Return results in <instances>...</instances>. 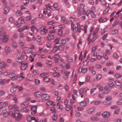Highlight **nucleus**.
Returning a JSON list of instances; mask_svg holds the SVG:
<instances>
[{"label":"nucleus","mask_w":122,"mask_h":122,"mask_svg":"<svg viewBox=\"0 0 122 122\" xmlns=\"http://www.w3.org/2000/svg\"><path fill=\"white\" fill-rule=\"evenodd\" d=\"M46 47L48 48H50L52 47L51 44V43H48L46 44Z\"/></svg>","instance_id":"nucleus-56"},{"label":"nucleus","mask_w":122,"mask_h":122,"mask_svg":"<svg viewBox=\"0 0 122 122\" xmlns=\"http://www.w3.org/2000/svg\"><path fill=\"white\" fill-rule=\"evenodd\" d=\"M50 97L49 95L46 94H43L41 96L42 98L45 100H48L49 99Z\"/></svg>","instance_id":"nucleus-5"},{"label":"nucleus","mask_w":122,"mask_h":122,"mask_svg":"<svg viewBox=\"0 0 122 122\" xmlns=\"http://www.w3.org/2000/svg\"><path fill=\"white\" fill-rule=\"evenodd\" d=\"M57 46L56 45H55V46L53 48L51 52V53L55 52L57 50Z\"/></svg>","instance_id":"nucleus-27"},{"label":"nucleus","mask_w":122,"mask_h":122,"mask_svg":"<svg viewBox=\"0 0 122 122\" xmlns=\"http://www.w3.org/2000/svg\"><path fill=\"white\" fill-rule=\"evenodd\" d=\"M43 79L46 82H48L50 80V78L47 77H46L44 78Z\"/></svg>","instance_id":"nucleus-59"},{"label":"nucleus","mask_w":122,"mask_h":122,"mask_svg":"<svg viewBox=\"0 0 122 122\" xmlns=\"http://www.w3.org/2000/svg\"><path fill=\"white\" fill-rule=\"evenodd\" d=\"M12 45L13 47L15 48H16L18 47V46L16 43L15 42H13L12 43Z\"/></svg>","instance_id":"nucleus-28"},{"label":"nucleus","mask_w":122,"mask_h":122,"mask_svg":"<svg viewBox=\"0 0 122 122\" xmlns=\"http://www.w3.org/2000/svg\"><path fill=\"white\" fill-rule=\"evenodd\" d=\"M27 52L29 53H30L32 51L31 49L30 48V47H26L25 48Z\"/></svg>","instance_id":"nucleus-45"},{"label":"nucleus","mask_w":122,"mask_h":122,"mask_svg":"<svg viewBox=\"0 0 122 122\" xmlns=\"http://www.w3.org/2000/svg\"><path fill=\"white\" fill-rule=\"evenodd\" d=\"M72 98L70 101V103L71 104H73L75 102V97L73 94L72 95Z\"/></svg>","instance_id":"nucleus-25"},{"label":"nucleus","mask_w":122,"mask_h":122,"mask_svg":"<svg viewBox=\"0 0 122 122\" xmlns=\"http://www.w3.org/2000/svg\"><path fill=\"white\" fill-rule=\"evenodd\" d=\"M63 33V31L61 29H59L58 30V35L61 36L62 35Z\"/></svg>","instance_id":"nucleus-44"},{"label":"nucleus","mask_w":122,"mask_h":122,"mask_svg":"<svg viewBox=\"0 0 122 122\" xmlns=\"http://www.w3.org/2000/svg\"><path fill=\"white\" fill-rule=\"evenodd\" d=\"M46 63L47 65L49 66H51L52 64V62L49 61H47Z\"/></svg>","instance_id":"nucleus-41"},{"label":"nucleus","mask_w":122,"mask_h":122,"mask_svg":"<svg viewBox=\"0 0 122 122\" xmlns=\"http://www.w3.org/2000/svg\"><path fill=\"white\" fill-rule=\"evenodd\" d=\"M98 36L96 35L93 37L91 41V42H92L94 41L98 38Z\"/></svg>","instance_id":"nucleus-63"},{"label":"nucleus","mask_w":122,"mask_h":122,"mask_svg":"<svg viewBox=\"0 0 122 122\" xmlns=\"http://www.w3.org/2000/svg\"><path fill=\"white\" fill-rule=\"evenodd\" d=\"M60 56L58 54H57L55 55L54 56V58L56 59H58L60 58Z\"/></svg>","instance_id":"nucleus-47"},{"label":"nucleus","mask_w":122,"mask_h":122,"mask_svg":"<svg viewBox=\"0 0 122 122\" xmlns=\"http://www.w3.org/2000/svg\"><path fill=\"white\" fill-rule=\"evenodd\" d=\"M66 58L67 59V61L71 63L73 61V59L71 57H69V56H66Z\"/></svg>","instance_id":"nucleus-18"},{"label":"nucleus","mask_w":122,"mask_h":122,"mask_svg":"<svg viewBox=\"0 0 122 122\" xmlns=\"http://www.w3.org/2000/svg\"><path fill=\"white\" fill-rule=\"evenodd\" d=\"M61 42L62 44L63 45L65 44L66 43V40L64 39H63L61 40Z\"/></svg>","instance_id":"nucleus-50"},{"label":"nucleus","mask_w":122,"mask_h":122,"mask_svg":"<svg viewBox=\"0 0 122 122\" xmlns=\"http://www.w3.org/2000/svg\"><path fill=\"white\" fill-rule=\"evenodd\" d=\"M28 105V102H25L20 104L21 106L23 107H27Z\"/></svg>","instance_id":"nucleus-13"},{"label":"nucleus","mask_w":122,"mask_h":122,"mask_svg":"<svg viewBox=\"0 0 122 122\" xmlns=\"http://www.w3.org/2000/svg\"><path fill=\"white\" fill-rule=\"evenodd\" d=\"M60 37H58L54 41V43L56 44H58V42L60 40Z\"/></svg>","instance_id":"nucleus-36"},{"label":"nucleus","mask_w":122,"mask_h":122,"mask_svg":"<svg viewBox=\"0 0 122 122\" xmlns=\"http://www.w3.org/2000/svg\"><path fill=\"white\" fill-rule=\"evenodd\" d=\"M88 90L87 88H80L79 90V94H83V93H86L87 92V91Z\"/></svg>","instance_id":"nucleus-4"},{"label":"nucleus","mask_w":122,"mask_h":122,"mask_svg":"<svg viewBox=\"0 0 122 122\" xmlns=\"http://www.w3.org/2000/svg\"><path fill=\"white\" fill-rule=\"evenodd\" d=\"M26 119L29 122H30L32 120V117L28 116L26 117Z\"/></svg>","instance_id":"nucleus-48"},{"label":"nucleus","mask_w":122,"mask_h":122,"mask_svg":"<svg viewBox=\"0 0 122 122\" xmlns=\"http://www.w3.org/2000/svg\"><path fill=\"white\" fill-rule=\"evenodd\" d=\"M55 36L53 35H48V36H47V40L49 41H50L51 40L53 39L54 38Z\"/></svg>","instance_id":"nucleus-14"},{"label":"nucleus","mask_w":122,"mask_h":122,"mask_svg":"<svg viewBox=\"0 0 122 122\" xmlns=\"http://www.w3.org/2000/svg\"><path fill=\"white\" fill-rule=\"evenodd\" d=\"M118 33V30L117 29H115L112 31V35H115L117 34Z\"/></svg>","instance_id":"nucleus-34"},{"label":"nucleus","mask_w":122,"mask_h":122,"mask_svg":"<svg viewBox=\"0 0 122 122\" xmlns=\"http://www.w3.org/2000/svg\"><path fill=\"white\" fill-rule=\"evenodd\" d=\"M9 114V112L8 113V112H6L4 113L3 115L4 117H7Z\"/></svg>","instance_id":"nucleus-60"},{"label":"nucleus","mask_w":122,"mask_h":122,"mask_svg":"<svg viewBox=\"0 0 122 122\" xmlns=\"http://www.w3.org/2000/svg\"><path fill=\"white\" fill-rule=\"evenodd\" d=\"M58 6V5L57 3H55L53 5V7L55 8H57Z\"/></svg>","instance_id":"nucleus-62"},{"label":"nucleus","mask_w":122,"mask_h":122,"mask_svg":"<svg viewBox=\"0 0 122 122\" xmlns=\"http://www.w3.org/2000/svg\"><path fill=\"white\" fill-rule=\"evenodd\" d=\"M87 69V68L82 69V67L81 66L79 69L78 72L79 73L82 72V73H84L86 72Z\"/></svg>","instance_id":"nucleus-7"},{"label":"nucleus","mask_w":122,"mask_h":122,"mask_svg":"<svg viewBox=\"0 0 122 122\" xmlns=\"http://www.w3.org/2000/svg\"><path fill=\"white\" fill-rule=\"evenodd\" d=\"M57 116L56 114H54L52 116L53 120L54 121H56L57 119Z\"/></svg>","instance_id":"nucleus-29"},{"label":"nucleus","mask_w":122,"mask_h":122,"mask_svg":"<svg viewBox=\"0 0 122 122\" xmlns=\"http://www.w3.org/2000/svg\"><path fill=\"white\" fill-rule=\"evenodd\" d=\"M113 63L112 62L110 61H108L106 63V64L108 66H110L113 65Z\"/></svg>","instance_id":"nucleus-46"},{"label":"nucleus","mask_w":122,"mask_h":122,"mask_svg":"<svg viewBox=\"0 0 122 122\" xmlns=\"http://www.w3.org/2000/svg\"><path fill=\"white\" fill-rule=\"evenodd\" d=\"M102 115L104 117H107L110 116V113L109 112L105 111L103 113Z\"/></svg>","instance_id":"nucleus-8"},{"label":"nucleus","mask_w":122,"mask_h":122,"mask_svg":"<svg viewBox=\"0 0 122 122\" xmlns=\"http://www.w3.org/2000/svg\"><path fill=\"white\" fill-rule=\"evenodd\" d=\"M112 97L111 96H107L106 97V100L107 101H110L112 100Z\"/></svg>","instance_id":"nucleus-42"},{"label":"nucleus","mask_w":122,"mask_h":122,"mask_svg":"<svg viewBox=\"0 0 122 122\" xmlns=\"http://www.w3.org/2000/svg\"><path fill=\"white\" fill-rule=\"evenodd\" d=\"M95 110V108L94 107H91L88 108L86 112L87 113L91 114L94 112Z\"/></svg>","instance_id":"nucleus-6"},{"label":"nucleus","mask_w":122,"mask_h":122,"mask_svg":"<svg viewBox=\"0 0 122 122\" xmlns=\"http://www.w3.org/2000/svg\"><path fill=\"white\" fill-rule=\"evenodd\" d=\"M113 56L114 58L115 59H117L118 57V55L116 53H115L113 54Z\"/></svg>","instance_id":"nucleus-61"},{"label":"nucleus","mask_w":122,"mask_h":122,"mask_svg":"<svg viewBox=\"0 0 122 122\" xmlns=\"http://www.w3.org/2000/svg\"><path fill=\"white\" fill-rule=\"evenodd\" d=\"M57 47L58 50L59 51H62L64 49L65 46L62 45H59L58 46H57Z\"/></svg>","instance_id":"nucleus-16"},{"label":"nucleus","mask_w":122,"mask_h":122,"mask_svg":"<svg viewBox=\"0 0 122 122\" xmlns=\"http://www.w3.org/2000/svg\"><path fill=\"white\" fill-rule=\"evenodd\" d=\"M96 12V8L95 7H92L90 10V12H91L95 13Z\"/></svg>","instance_id":"nucleus-40"},{"label":"nucleus","mask_w":122,"mask_h":122,"mask_svg":"<svg viewBox=\"0 0 122 122\" xmlns=\"http://www.w3.org/2000/svg\"><path fill=\"white\" fill-rule=\"evenodd\" d=\"M72 108V107H71L69 105H66L65 107L66 110L67 111H69Z\"/></svg>","instance_id":"nucleus-22"},{"label":"nucleus","mask_w":122,"mask_h":122,"mask_svg":"<svg viewBox=\"0 0 122 122\" xmlns=\"http://www.w3.org/2000/svg\"><path fill=\"white\" fill-rule=\"evenodd\" d=\"M101 77L102 76L100 74H98L96 76V79L97 80H100Z\"/></svg>","instance_id":"nucleus-37"},{"label":"nucleus","mask_w":122,"mask_h":122,"mask_svg":"<svg viewBox=\"0 0 122 122\" xmlns=\"http://www.w3.org/2000/svg\"><path fill=\"white\" fill-rule=\"evenodd\" d=\"M16 61L19 62L20 64H23L25 63V62L23 61H22L21 59H20V58H18L16 60Z\"/></svg>","instance_id":"nucleus-30"},{"label":"nucleus","mask_w":122,"mask_h":122,"mask_svg":"<svg viewBox=\"0 0 122 122\" xmlns=\"http://www.w3.org/2000/svg\"><path fill=\"white\" fill-rule=\"evenodd\" d=\"M13 100L15 103H17L18 101V99L16 97V95H14L13 96Z\"/></svg>","instance_id":"nucleus-17"},{"label":"nucleus","mask_w":122,"mask_h":122,"mask_svg":"<svg viewBox=\"0 0 122 122\" xmlns=\"http://www.w3.org/2000/svg\"><path fill=\"white\" fill-rule=\"evenodd\" d=\"M18 43L21 48L23 49L25 47V44L22 42V41L20 40H19L18 41Z\"/></svg>","instance_id":"nucleus-10"},{"label":"nucleus","mask_w":122,"mask_h":122,"mask_svg":"<svg viewBox=\"0 0 122 122\" xmlns=\"http://www.w3.org/2000/svg\"><path fill=\"white\" fill-rule=\"evenodd\" d=\"M110 7H108L106 9H105L104 11L103 12V14H105L107 13L108 10L110 9Z\"/></svg>","instance_id":"nucleus-51"},{"label":"nucleus","mask_w":122,"mask_h":122,"mask_svg":"<svg viewBox=\"0 0 122 122\" xmlns=\"http://www.w3.org/2000/svg\"><path fill=\"white\" fill-rule=\"evenodd\" d=\"M108 85L111 87H114V84L112 82H109L108 84Z\"/></svg>","instance_id":"nucleus-52"},{"label":"nucleus","mask_w":122,"mask_h":122,"mask_svg":"<svg viewBox=\"0 0 122 122\" xmlns=\"http://www.w3.org/2000/svg\"><path fill=\"white\" fill-rule=\"evenodd\" d=\"M41 93L40 92H38L35 93L34 94L35 96L36 97H39L41 96Z\"/></svg>","instance_id":"nucleus-32"},{"label":"nucleus","mask_w":122,"mask_h":122,"mask_svg":"<svg viewBox=\"0 0 122 122\" xmlns=\"http://www.w3.org/2000/svg\"><path fill=\"white\" fill-rule=\"evenodd\" d=\"M41 35H43L47 33L48 31V30L46 29V26H42L39 28Z\"/></svg>","instance_id":"nucleus-2"},{"label":"nucleus","mask_w":122,"mask_h":122,"mask_svg":"<svg viewBox=\"0 0 122 122\" xmlns=\"http://www.w3.org/2000/svg\"><path fill=\"white\" fill-rule=\"evenodd\" d=\"M9 114L11 117L14 118H15L16 117V114L15 113V112L14 113L12 112H9Z\"/></svg>","instance_id":"nucleus-15"},{"label":"nucleus","mask_w":122,"mask_h":122,"mask_svg":"<svg viewBox=\"0 0 122 122\" xmlns=\"http://www.w3.org/2000/svg\"><path fill=\"white\" fill-rule=\"evenodd\" d=\"M46 104L47 105H52L53 106H55V104H54L53 102L51 101H49L47 102Z\"/></svg>","instance_id":"nucleus-23"},{"label":"nucleus","mask_w":122,"mask_h":122,"mask_svg":"<svg viewBox=\"0 0 122 122\" xmlns=\"http://www.w3.org/2000/svg\"><path fill=\"white\" fill-rule=\"evenodd\" d=\"M37 107L36 106H31V111H37L36 108Z\"/></svg>","instance_id":"nucleus-31"},{"label":"nucleus","mask_w":122,"mask_h":122,"mask_svg":"<svg viewBox=\"0 0 122 122\" xmlns=\"http://www.w3.org/2000/svg\"><path fill=\"white\" fill-rule=\"evenodd\" d=\"M0 84L3 85H5V81L2 80H0Z\"/></svg>","instance_id":"nucleus-64"},{"label":"nucleus","mask_w":122,"mask_h":122,"mask_svg":"<svg viewBox=\"0 0 122 122\" xmlns=\"http://www.w3.org/2000/svg\"><path fill=\"white\" fill-rule=\"evenodd\" d=\"M22 65L20 67V69L23 70H25L27 66V63H24V64H21Z\"/></svg>","instance_id":"nucleus-11"},{"label":"nucleus","mask_w":122,"mask_h":122,"mask_svg":"<svg viewBox=\"0 0 122 122\" xmlns=\"http://www.w3.org/2000/svg\"><path fill=\"white\" fill-rule=\"evenodd\" d=\"M0 38L4 43L6 42L8 40L9 37L7 36L6 33H4L0 35Z\"/></svg>","instance_id":"nucleus-1"},{"label":"nucleus","mask_w":122,"mask_h":122,"mask_svg":"<svg viewBox=\"0 0 122 122\" xmlns=\"http://www.w3.org/2000/svg\"><path fill=\"white\" fill-rule=\"evenodd\" d=\"M77 30L78 32L80 31V25L79 23H77Z\"/></svg>","instance_id":"nucleus-38"},{"label":"nucleus","mask_w":122,"mask_h":122,"mask_svg":"<svg viewBox=\"0 0 122 122\" xmlns=\"http://www.w3.org/2000/svg\"><path fill=\"white\" fill-rule=\"evenodd\" d=\"M115 83L117 86H120L122 84L118 80L115 81Z\"/></svg>","instance_id":"nucleus-39"},{"label":"nucleus","mask_w":122,"mask_h":122,"mask_svg":"<svg viewBox=\"0 0 122 122\" xmlns=\"http://www.w3.org/2000/svg\"><path fill=\"white\" fill-rule=\"evenodd\" d=\"M90 119L92 121H97L99 120V118L96 117H92L90 118Z\"/></svg>","instance_id":"nucleus-20"},{"label":"nucleus","mask_w":122,"mask_h":122,"mask_svg":"<svg viewBox=\"0 0 122 122\" xmlns=\"http://www.w3.org/2000/svg\"><path fill=\"white\" fill-rule=\"evenodd\" d=\"M61 73L63 75H69L70 73L69 71L65 70H62L61 71Z\"/></svg>","instance_id":"nucleus-12"},{"label":"nucleus","mask_w":122,"mask_h":122,"mask_svg":"<svg viewBox=\"0 0 122 122\" xmlns=\"http://www.w3.org/2000/svg\"><path fill=\"white\" fill-rule=\"evenodd\" d=\"M37 28L36 26L35 25H32L31 27V30L33 32H34L35 29H36Z\"/></svg>","instance_id":"nucleus-26"},{"label":"nucleus","mask_w":122,"mask_h":122,"mask_svg":"<svg viewBox=\"0 0 122 122\" xmlns=\"http://www.w3.org/2000/svg\"><path fill=\"white\" fill-rule=\"evenodd\" d=\"M46 9L49 10L50 11H51L52 10V7L51 5L48 4L46 5Z\"/></svg>","instance_id":"nucleus-21"},{"label":"nucleus","mask_w":122,"mask_h":122,"mask_svg":"<svg viewBox=\"0 0 122 122\" xmlns=\"http://www.w3.org/2000/svg\"><path fill=\"white\" fill-rule=\"evenodd\" d=\"M49 73L48 72L46 73H43L41 74L40 75L41 76L44 77L46 76L47 75H48Z\"/></svg>","instance_id":"nucleus-49"},{"label":"nucleus","mask_w":122,"mask_h":122,"mask_svg":"<svg viewBox=\"0 0 122 122\" xmlns=\"http://www.w3.org/2000/svg\"><path fill=\"white\" fill-rule=\"evenodd\" d=\"M53 75L54 77H59L60 76V75L59 73L57 72H56L53 73Z\"/></svg>","instance_id":"nucleus-55"},{"label":"nucleus","mask_w":122,"mask_h":122,"mask_svg":"<svg viewBox=\"0 0 122 122\" xmlns=\"http://www.w3.org/2000/svg\"><path fill=\"white\" fill-rule=\"evenodd\" d=\"M7 66L6 63L4 62H2L0 63V68H5Z\"/></svg>","instance_id":"nucleus-9"},{"label":"nucleus","mask_w":122,"mask_h":122,"mask_svg":"<svg viewBox=\"0 0 122 122\" xmlns=\"http://www.w3.org/2000/svg\"><path fill=\"white\" fill-rule=\"evenodd\" d=\"M29 110L26 108H23L21 110V112H24L26 113H27L29 111Z\"/></svg>","instance_id":"nucleus-43"},{"label":"nucleus","mask_w":122,"mask_h":122,"mask_svg":"<svg viewBox=\"0 0 122 122\" xmlns=\"http://www.w3.org/2000/svg\"><path fill=\"white\" fill-rule=\"evenodd\" d=\"M103 103L105 105H109L111 104V103L110 102H109L107 103L106 102L104 101L103 102Z\"/></svg>","instance_id":"nucleus-58"},{"label":"nucleus","mask_w":122,"mask_h":122,"mask_svg":"<svg viewBox=\"0 0 122 122\" xmlns=\"http://www.w3.org/2000/svg\"><path fill=\"white\" fill-rule=\"evenodd\" d=\"M80 105L81 107H84L86 105V103L85 101H82L80 102Z\"/></svg>","instance_id":"nucleus-19"},{"label":"nucleus","mask_w":122,"mask_h":122,"mask_svg":"<svg viewBox=\"0 0 122 122\" xmlns=\"http://www.w3.org/2000/svg\"><path fill=\"white\" fill-rule=\"evenodd\" d=\"M69 75H64L63 76L62 78L65 80H67L68 79Z\"/></svg>","instance_id":"nucleus-53"},{"label":"nucleus","mask_w":122,"mask_h":122,"mask_svg":"<svg viewBox=\"0 0 122 122\" xmlns=\"http://www.w3.org/2000/svg\"><path fill=\"white\" fill-rule=\"evenodd\" d=\"M117 104L118 105H120L122 104V99L119 100L117 102Z\"/></svg>","instance_id":"nucleus-54"},{"label":"nucleus","mask_w":122,"mask_h":122,"mask_svg":"<svg viewBox=\"0 0 122 122\" xmlns=\"http://www.w3.org/2000/svg\"><path fill=\"white\" fill-rule=\"evenodd\" d=\"M101 102V101H96L94 102V104L95 105H97L100 104Z\"/></svg>","instance_id":"nucleus-35"},{"label":"nucleus","mask_w":122,"mask_h":122,"mask_svg":"<svg viewBox=\"0 0 122 122\" xmlns=\"http://www.w3.org/2000/svg\"><path fill=\"white\" fill-rule=\"evenodd\" d=\"M33 73L35 75H38L39 74L38 71L37 70H34L33 71Z\"/></svg>","instance_id":"nucleus-57"},{"label":"nucleus","mask_w":122,"mask_h":122,"mask_svg":"<svg viewBox=\"0 0 122 122\" xmlns=\"http://www.w3.org/2000/svg\"><path fill=\"white\" fill-rule=\"evenodd\" d=\"M9 9L8 7H5L4 9L3 12L4 13L6 14L9 11Z\"/></svg>","instance_id":"nucleus-24"},{"label":"nucleus","mask_w":122,"mask_h":122,"mask_svg":"<svg viewBox=\"0 0 122 122\" xmlns=\"http://www.w3.org/2000/svg\"><path fill=\"white\" fill-rule=\"evenodd\" d=\"M20 111L19 110H16L15 111V112L16 114V115H17V116L15 118L16 120L18 121L20 120L22 118V115L20 113H19Z\"/></svg>","instance_id":"nucleus-3"},{"label":"nucleus","mask_w":122,"mask_h":122,"mask_svg":"<svg viewBox=\"0 0 122 122\" xmlns=\"http://www.w3.org/2000/svg\"><path fill=\"white\" fill-rule=\"evenodd\" d=\"M50 110L52 112V113H56V109L54 107H52L50 108Z\"/></svg>","instance_id":"nucleus-33"}]
</instances>
